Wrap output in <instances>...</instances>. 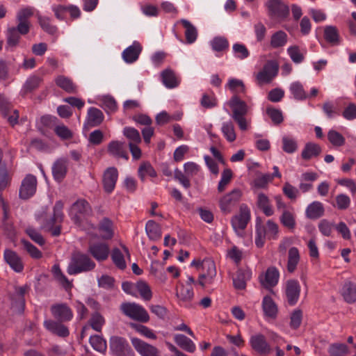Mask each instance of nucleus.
Segmentation results:
<instances>
[{
  "label": "nucleus",
  "instance_id": "obj_1",
  "mask_svg": "<svg viewBox=\"0 0 356 356\" xmlns=\"http://www.w3.org/2000/svg\"><path fill=\"white\" fill-rule=\"evenodd\" d=\"M33 15V8L26 7L17 11L16 14L17 25L9 26L6 31V49L16 47L21 39V35H25L30 31L31 23L30 18Z\"/></svg>",
  "mask_w": 356,
  "mask_h": 356
},
{
  "label": "nucleus",
  "instance_id": "obj_2",
  "mask_svg": "<svg viewBox=\"0 0 356 356\" xmlns=\"http://www.w3.org/2000/svg\"><path fill=\"white\" fill-rule=\"evenodd\" d=\"M279 227L277 223L268 220L264 224L260 218H257L255 224V244L258 248H261L265 243V239H276Z\"/></svg>",
  "mask_w": 356,
  "mask_h": 356
},
{
  "label": "nucleus",
  "instance_id": "obj_3",
  "mask_svg": "<svg viewBox=\"0 0 356 356\" xmlns=\"http://www.w3.org/2000/svg\"><path fill=\"white\" fill-rule=\"evenodd\" d=\"M229 104L232 111V118L236 122L239 129L243 131L248 130L250 121L245 118L248 112L247 104L241 100L237 95H234L230 99Z\"/></svg>",
  "mask_w": 356,
  "mask_h": 356
},
{
  "label": "nucleus",
  "instance_id": "obj_4",
  "mask_svg": "<svg viewBox=\"0 0 356 356\" xmlns=\"http://www.w3.org/2000/svg\"><path fill=\"white\" fill-rule=\"evenodd\" d=\"M96 266L95 261L86 254L78 252L73 254L67 272L71 275L92 270Z\"/></svg>",
  "mask_w": 356,
  "mask_h": 356
},
{
  "label": "nucleus",
  "instance_id": "obj_5",
  "mask_svg": "<svg viewBox=\"0 0 356 356\" xmlns=\"http://www.w3.org/2000/svg\"><path fill=\"white\" fill-rule=\"evenodd\" d=\"M63 203L62 201H57L54 206L53 216L45 220L43 227L51 233L54 236H58L60 234L61 228L60 224L63 220Z\"/></svg>",
  "mask_w": 356,
  "mask_h": 356
},
{
  "label": "nucleus",
  "instance_id": "obj_6",
  "mask_svg": "<svg viewBox=\"0 0 356 356\" xmlns=\"http://www.w3.org/2000/svg\"><path fill=\"white\" fill-rule=\"evenodd\" d=\"M121 312L127 316L140 323H147L149 316L146 309L135 302H123L120 305Z\"/></svg>",
  "mask_w": 356,
  "mask_h": 356
},
{
  "label": "nucleus",
  "instance_id": "obj_7",
  "mask_svg": "<svg viewBox=\"0 0 356 356\" xmlns=\"http://www.w3.org/2000/svg\"><path fill=\"white\" fill-rule=\"evenodd\" d=\"M90 213L91 207L89 203L85 200L80 199L71 207L70 216L76 225L81 226Z\"/></svg>",
  "mask_w": 356,
  "mask_h": 356
},
{
  "label": "nucleus",
  "instance_id": "obj_8",
  "mask_svg": "<svg viewBox=\"0 0 356 356\" xmlns=\"http://www.w3.org/2000/svg\"><path fill=\"white\" fill-rule=\"evenodd\" d=\"M109 348L115 356H136L128 341L122 337L112 336L109 339Z\"/></svg>",
  "mask_w": 356,
  "mask_h": 356
},
{
  "label": "nucleus",
  "instance_id": "obj_9",
  "mask_svg": "<svg viewBox=\"0 0 356 356\" xmlns=\"http://www.w3.org/2000/svg\"><path fill=\"white\" fill-rule=\"evenodd\" d=\"M250 210L245 204L240 207L239 213L232 217L231 223L238 235L242 236L248 223L250 220Z\"/></svg>",
  "mask_w": 356,
  "mask_h": 356
},
{
  "label": "nucleus",
  "instance_id": "obj_10",
  "mask_svg": "<svg viewBox=\"0 0 356 356\" xmlns=\"http://www.w3.org/2000/svg\"><path fill=\"white\" fill-rule=\"evenodd\" d=\"M271 17L285 21L289 16V8L281 0H268L266 3Z\"/></svg>",
  "mask_w": 356,
  "mask_h": 356
},
{
  "label": "nucleus",
  "instance_id": "obj_11",
  "mask_svg": "<svg viewBox=\"0 0 356 356\" xmlns=\"http://www.w3.org/2000/svg\"><path fill=\"white\" fill-rule=\"evenodd\" d=\"M241 195V191L236 188L222 196L219 201L221 211L225 214L231 213L239 202Z\"/></svg>",
  "mask_w": 356,
  "mask_h": 356
},
{
  "label": "nucleus",
  "instance_id": "obj_12",
  "mask_svg": "<svg viewBox=\"0 0 356 356\" xmlns=\"http://www.w3.org/2000/svg\"><path fill=\"white\" fill-rule=\"evenodd\" d=\"M3 260L15 273H20L24 270V264L22 257L15 251L6 248L3 251Z\"/></svg>",
  "mask_w": 356,
  "mask_h": 356
},
{
  "label": "nucleus",
  "instance_id": "obj_13",
  "mask_svg": "<svg viewBox=\"0 0 356 356\" xmlns=\"http://www.w3.org/2000/svg\"><path fill=\"white\" fill-rule=\"evenodd\" d=\"M37 183L35 176L33 175H26L22 180L19 188V197L22 200H28L33 196L36 192Z\"/></svg>",
  "mask_w": 356,
  "mask_h": 356
},
{
  "label": "nucleus",
  "instance_id": "obj_14",
  "mask_svg": "<svg viewBox=\"0 0 356 356\" xmlns=\"http://www.w3.org/2000/svg\"><path fill=\"white\" fill-rule=\"evenodd\" d=\"M202 269V273L199 275L198 284L204 287L206 284H211L216 275L215 263L210 260H204Z\"/></svg>",
  "mask_w": 356,
  "mask_h": 356
},
{
  "label": "nucleus",
  "instance_id": "obj_15",
  "mask_svg": "<svg viewBox=\"0 0 356 356\" xmlns=\"http://www.w3.org/2000/svg\"><path fill=\"white\" fill-rule=\"evenodd\" d=\"M132 346L141 356H160V352L155 346L136 337L131 339Z\"/></svg>",
  "mask_w": 356,
  "mask_h": 356
},
{
  "label": "nucleus",
  "instance_id": "obj_16",
  "mask_svg": "<svg viewBox=\"0 0 356 356\" xmlns=\"http://www.w3.org/2000/svg\"><path fill=\"white\" fill-rule=\"evenodd\" d=\"M88 251L94 259L97 261L101 262L108 259L110 249L106 243L96 242L89 244Z\"/></svg>",
  "mask_w": 356,
  "mask_h": 356
},
{
  "label": "nucleus",
  "instance_id": "obj_17",
  "mask_svg": "<svg viewBox=\"0 0 356 356\" xmlns=\"http://www.w3.org/2000/svg\"><path fill=\"white\" fill-rule=\"evenodd\" d=\"M300 285L298 280H289L286 282L285 286V295L287 302L289 305H295L300 297Z\"/></svg>",
  "mask_w": 356,
  "mask_h": 356
},
{
  "label": "nucleus",
  "instance_id": "obj_18",
  "mask_svg": "<svg viewBox=\"0 0 356 356\" xmlns=\"http://www.w3.org/2000/svg\"><path fill=\"white\" fill-rule=\"evenodd\" d=\"M69 161L66 158L56 159L52 165V175L55 181L60 183L66 177L68 170Z\"/></svg>",
  "mask_w": 356,
  "mask_h": 356
},
{
  "label": "nucleus",
  "instance_id": "obj_19",
  "mask_svg": "<svg viewBox=\"0 0 356 356\" xmlns=\"http://www.w3.org/2000/svg\"><path fill=\"white\" fill-rule=\"evenodd\" d=\"M280 278V272L275 267H269L265 274L260 275V282L266 289H271L276 286Z\"/></svg>",
  "mask_w": 356,
  "mask_h": 356
},
{
  "label": "nucleus",
  "instance_id": "obj_20",
  "mask_svg": "<svg viewBox=\"0 0 356 356\" xmlns=\"http://www.w3.org/2000/svg\"><path fill=\"white\" fill-rule=\"evenodd\" d=\"M252 348L261 355H267L270 351V346L266 337L261 334L252 335L250 339Z\"/></svg>",
  "mask_w": 356,
  "mask_h": 356
},
{
  "label": "nucleus",
  "instance_id": "obj_21",
  "mask_svg": "<svg viewBox=\"0 0 356 356\" xmlns=\"http://www.w3.org/2000/svg\"><path fill=\"white\" fill-rule=\"evenodd\" d=\"M118 177L117 168L110 167L107 168L103 175L104 189L107 193H111L115 187Z\"/></svg>",
  "mask_w": 356,
  "mask_h": 356
},
{
  "label": "nucleus",
  "instance_id": "obj_22",
  "mask_svg": "<svg viewBox=\"0 0 356 356\" xmlns=\"http://www.w3.org/2000/svg\"><path fill=\"white\" fill-rule=\"evenodd\" d=\"M51 312L60 322L69 321L73 317V313L71 309L64 303L56 304L51 306Z\"/></svg>",
  "mask_w": 356,
  "mask_h": 356
},
{
  "label": "nucleus",
  "instance_id": "obj_23",
  "mask_svg": "<svg viewBox=\"0 0 356 356\" xmlns=\"http://www.w3.org/2000/svg\"><path fill=\"white\" fill-rule=\"evenodd\" d=\"M252 277V271L249 268H239L233 276V284L235 289L243 290L246 287V283Z\"/></svg>",
  "mask_w": 356,
  "mask_h": 356
},
{
  "label": "nucleus",
  "instance_id": "obj_24",
  "mask_svg": "<svg viewBox=\"0 0 356 356\" xmlns=\"http://www.w3.org/2000/svg\"><path fill=\"white\" fill-rule=\"evenodd\" d=\"M176 296L181 305L187 306L194 297L193 287L187 286L182 283H179L177 287Z\"/></svg>",
  "mask_w": 356,
  "mask_h": 356
},
{
  "label": "nucleus",
  "instance_id": "obj_25",
  "mask_svg": "<svg viewBox=\"0 0 356 356\" xmlns=\"http://www.w3.org/2000/svg\"><path fill=\"white\" fill-rule=\"evenodd\" d=\"M143 48L138 41H134L131 45L127 47L122 53L123 60L127 63H132L136 61Z\"/></svg>",
  "mask_w": 356,
  "mask_h": 356
},
{
  "label": "nucleus",
  "instance_id": "obj_26",
  "mask_svg": "<svg viewBox=\"0 0 356 356\" xmlns=\"http://www.w3.org/2000/svg\"><path fill=\"white\" fill-rule=\"evenodd\" d=\"M107 151L109 154L115 158H122L128 160L129 156L124 142L113 140L108 145Z\"/></svg>",
  "mask_w": 356,
  "mask_h": 356
},
{
  "label": "nucleus",
  "instance_id": "obj_27",
  "mask_svg": "<svg viewBox=\"0 0 356 356\" xmlns=\"http://www.w3.org/2000/svg\"><path fill=\"white\" fill-rule=\"evenodd\" d=\"M325 208L322 202L314 201L305 209V216L310 220H316L324 215Z\"/></svg>",
  "mask_w": 356,
  "mask_h": 356
},
{
  "label": "nucleus",
  "instance_id": "obj_28",
  "mask_svg": "<svg viewBox=\"0 0 356 356\" xmlns=\"http://www.w3.org/2000/svg\"><path fill=\"white\" fill-rule=\"evenodd\" d=\"M177 23L181 24L185 29L184 35L186 44H193L198 35L197 28L188 20L185 19H180Z\"/></svg>",
  "mask_w": 356,
  "mask_h": 356
},
{
  "label": "nucleus",
  "instance_id": "obj_29",
  "mask_svg": "<svg viewBox=\"0 0 356 356\" xmlns=\"http://www.w3.org/2000/svg\"><path fill=\"white\" fill-rule=\"evenodd\" d=\"M44 327L51 333L61 337H67L70 334L69 330L66 326L60 323L52 320H46L44 321Z\"/></svg>",
  "mask_w": 356,
  "mask_h": 356
},
{
  "label": "nucleus",
  "instance_id": "obj_30",
  "mask_svg": "<svg viewBox=\"0 0 356 356\" xmlns=\"http://www.w3.org/2000/svg\"><path fill=\"white\" fill-rule=\"evenodd\" d=\"M98 230L102 239H111L114 235L113 222L108 218H104L99 222Z\"/></svg>",
  "mask_w": 356,
  "mask_h": 356
},
{
  "label": "nucleus",
  "instance_id": "obj_31",
  "mask_svg": "<svg viewBox=\"0 0 356 356\" xmlns=\"http://www.w3.org/2000/svg\"><path fill=\"white\" fill-rule=\"evenodd\" d=\"M257 207L266 216H271L274 214V209L270 204L268 197L263 193H259L257 197Z\"/></svg>",
  "mask_w": 356,
  "mask_h": 356
},
{
  "label": "nucleus",
  "instance_id": "obj_32",
  "mask_svg": "<svg viewBox=\"0 0 356 356\" xmlns=\"http://www.w3.org/2000/svg\"><path fill=\"white\" fill-rule=\"evenodd\" d=\"M341 294L346 302L348 303L355 302L356 301V284L350 281L345 282Z\"/></svg>",
  "mask_w": 356,
  "mask_h": 356
},
{
  "label": "nucleus",
  "instance_id": "obj_33",
  "mask_svg": "<svg viewBox=\"0 0 356 356\" xmlns=\"http://www.w3.org/2000/svg\"><path fill=\"white\" fill-rule=\"evenodd\" d=\"M322 152L321 146L316 143H307L302 151L301 156L304 160L308 161L312 157L318 156Z\"/></svg>",
  "mask_w": 356,
  "mask_h": 356
},
{
  "label": "nucleus",
  "instance_id": "obj_34",
  "mask_svg": "<svg viewBox=\"0 0 356 356\" xmlns=\"http://www.w3.org/2000/svg\"><path fill=\"white\" fill-rule=\"evenodd\" d=\"M56 86L68 93H75L76 92V86L72 80L65 76L59 75L55 79Z\"/></svg>",
  "mask_w": 356,
  "mask_h": 356
},
{
  "label": "nucleus",
  "instance_id": "obj_35",
  "mask_svg": "<svg viewBox=\"0 0 356 356\" xmlns=\"http://www.w3.org/2000/svg\"><path fill=\"white\" fill-rule=\"evenodd\" d=\"M104 120V114L101 110L90 107L88 111L87 121L90 127L99 126Z\"/></svg>",
  "mask_w": 356,
  "mask_h": 356
},
{
  "label": "nucleus",
  "instance_id": "obj_36",
  "mask_svg": "<svg viewBox=\"0 0 356 356\" xmlns=\"http://www.w3.org/2000/svg\"><path fill=\"white\" fill-rule=\"evenodd\" d=\"M51 273L54 279L60 284L65 290L72 288V284L67 277L62 273L58 264H54L51 268Z\"/></svg>",
  "mask_w": 356,
  "mask_h": 356
},
{
  "label": "nucleus",
  "instance_id": "obj_37",
  "mask_svg": "<svg viewBox=\"0 0 356 356\" xmlns=\"http://www.w3.org/2000/svg\"><path fill=\"white\" fill-rule=\"evenodd\" d=\"M161 76L162 83L168 88H176L179 84V81L171 70L167 69L163 70Z\"/></svg>",
  "mask_w": 356,
  "mask_h": 356
},
{
  "label": "nucleus",
  "instance_id": "obj_38",
  "mask_svg": "<svg viewBox=\"0 0 356 356\" xmlns=\"http://www.w3.org/2000/svg\"><path fill=\"white\" fill-rule=\"evenodd\" d=\"M145 232L150 240L156 241L161 237V227L153 220H149L146 222Z\"/></svg>",
  "mask_w": 356,
  "mask_h": 356
},
{
  "label": "nucleus",
  "instance_id": "obj_39",
  "mask_svg": "<svg viewBox=\"0 0 356 356\" xmlns=\"http://www.w3.org/2000/svg\"><path fill=\"white\" fill-rule=\"evenodd\" d=\"M289 91L293 98L297 101H304L308 98L302 84L300 81H294L291 83Z\"/></svg>",
  "mask_w": 356,
  "mask_h": 356
},
{
  "label": "nucleus",
  "instance_id": "obj_40",
  "mask_svg": "<svg viewBox=\"0 0 356 356\" xmlns=\"http://www.w3.org/2000/svg\"><path fill=\"white\" fill-rule=\"evenodd\" d=\"M175 341L178 346L187 352L193 353L196 349L195 344L193 341L184 334H176L175 336Z\"/></svg>",
  "mask_w": 356,
  "mask_h": 356
},
{
  "label": "nucleus",
  "instance_id": "obj_41",
  "mask_svg": "<svg viewBox=\"0 0 356 356\" xmlns=\"http://www.w3.org/2000/svg\"><path fill=\"white\" fill-rule=\"evenodd\" d=\"M325 40L332 45L339 44V33L338 29L334 26H326L324 29Z\"/></svg>",
  "mask_w": 356,
  "mask_h": 356
},
{
  "label": "nucleus",
  "instance_id": "obj_42",
  "mask_svg": "<svg viewBox=\"0 0 356 356\" xmlns=\"http://www.w3.org/2000/svg\"><path fill=\"white\" fill-rule=\"evenodd\" d=\"M263 310L266 316L270 318H275L277 313V308L270 296H265L262 301Z\"/></svg>",
  "mask_w": 356,
  "mask_h": 356
},
{
  "label": "nucleus",
  "instance_id": "obj_43",
  "mask_svg": "<svg viewBox=\"0 0 356 356\" xmlns=\"http://www.w3.org/2000/svg\"><path fill=\"white\" fill-rule=\"evenodd\" d=\"M287 34L283 31H278L272 35L270 46L274 49L282 47L287 43Z\"/></svg>",
  "mask_w": 356,
  "mask_h": 356
},
{
  "label": "nucleus",
  "instance_id": "obj_44",
  "mask_svg": "<svg viewBox=\"0 0 356 356\" xmlns=\"http://www.w3.org/2000/svg\"><path fill=\"white\" fill-rule=\"evenodd\" d=\"M300 261L299 251L297 248H291L289 250L287 270L289 273H293L296 269L297 265Z\"/></svg>",
  "mask_w": 356,
  "mask_h": 356
},
{
  "label": "nucleus",
  "instance_id": "obj_45",
  "mask_svg": "<svg viewBox=\"0 0 356 356\" xmlns=\"http://www.w3.org/2000/svg\"><path fill=\"white\" fill-rule=\"evenodd\" d=\"M327 137L328 141L335 147H340L345 145V138L334 129H330L327 132Z\"/></svg>",
  "mask_w": 356,
  "mask_h": 356
},
{
  "label": "nucleus",
  "instance_id": "obj_46",
  "mask_svg": "<svg viewBox=\"0 0 356 356\" xmlns=\"http://www.w3.org/2000/svg\"><path fill=\"white\" fill-rule=\"evenodd\" d=\"M123 134L129 140V144L140 143L141 142V137L139 131L134 127H124L123 129Z\"/></svg>",
  "mask_w": 356,
  "mask_h": 356
},
{
  "label": "nucleus",
  "instance_id": "obj_47",
  "mask_svg": "<svg viewBox=\"0 0 356 356\" xmlns=\"http://www.w3.org/2000/svg\"><path fill=\"white\" fill-rule=\"evenodd\" d=\"M90 344L97 351L104 353L106 351L107 344L106 340L99 335L91 336L89 339Z\"/></svg>",
  "mask_w": 356,
  "mask_h": 356
},
{
  "label": "nucleus",
  "instance_id": "obj_48",
  "mask_svg": "<svg viewBox=\"0 0 356 356\" xmlns=\"http://www.w3.org/2000/svg\"><path fill=\"white\" fill-rule=\"evenodd\" d=\"M282 225L289 229H293L296 227V219L293 213L284 209L280 218Z\"/></svg>",
  "mask_w": 356,
  "mask_h": 356
},
{
  "label": "nucleus",
  "instance_id": "obj_49",
  "mask_svg": "<svg viewBox=\"0 0 356 356\" xmlns=\"http://www.w3.org/2000/svg\"><path fill=\"white\" fill-rule=\"evenodd\" d=\"M111 259L113 264L120 270H124L127 267V264L124 260V257L120 249L115 248H113L111 252Z\"/></svg>",
  "mask_w": 356,
  "mask_h": 356
},
{
  "label": "nucleus",
  "instance_id": "obj_50",
  "mask_svg": "<svg viewBox=\"0 0 356 356\" xmlns=\"http://www.w3.org/2000/svg\"><path fill=\"white\" fill-rule=\"evenodd\" d=\"M38 23L40 27L47 33L54 35L57 31V27L51 24V19L48 17L40 15H37Z\"/></svg>",
  "mask_w": 356,
  "mask_h": 356
},
{
  "label": "nucleus",
  "instance_id": "obj_51",
  "mask_svg": "<svg viewBox=\"0 0 356 356\" xmlns=\"http://www.w3.org/2000/svg\"><path fill=\"white\" fill-rule=\"evenodd\" d=\"M287 53L291 59L296 64H300L305 59L304 53L300 50V47L296 45L291 46L287 49Z\"/></svg>",
  "mask_w": 356,
  "mask_h": 356
},
{
  "label": "nucleus",
  "instance_id": "obj_52",
  "mask_svg": "<svg viewBox=\"0 0 356 356\" xmlns=\"http://www.w3.org/2000/svg\"><path fill=\"white\" fill-rule=\"evenodd\" d=\"M138 172V176L142 181H144L146 176H149L151 177H155L156 176L155 170L152 165L147 162L143 163L140 165Z\"/></svg>",
  "mask_w": 356,
  "mask_h": 356
},
{
  "label": "nucleus",
  "instance_id": "obj_53",
  "mask_svg": "<svg viewBox=\"0 0 356 356\" xmlns=\"http://www.w3.org/2000/svg\"><path fill=\"white\" fill-rule=\"evenodd\" d=\"M266 113L275 125L281 124L284 120L282 111L272 106H267Z\"/></svg>",
  "mask_w": 356,
  "mask_h": 356
},
{
  "label": "nucleus",
  "instance_id": "obj_54",
  "mask_svg": "<svg viewBox=\"0 0 356 356\" xmlns=\"http://www.w3.org/2000/svg\"><path fill=\"white\" fill-rule=\"evenodd\" d=\"M221 131L223 136L229 142H233L236 140V133L234 124L232 122H225L222 123Z\"/></svg>",
  "mask_w": 356,
  "mask_h": 356
},
{
  "label": "nucleus",
  "instance_id": "obj_55",
  "mask_svg": "<svg viewBox=\"0 0 356 356\" xmlns=\"http://www.w3.org/2000/svg\"><path fill=\"white\" fill-rule=\"evenodd\" d=\"M23 248L30 255V257L35 259H39L42 257V253L35 245L26 240H22Z\"/></svg>",
  "mask_w": 356,
  "mask_h": 356
},
{
  "label": "nucleus",
  "instance_id": "obj_56",
  "mask_svg": "<svg viewBox=\"0 0 356 356\" xmlns=\"http://www.w3.org/2000/svg\"><path fill=\"white\" fill-rule=\"evenodd\" d=\"M322 109L327 118L332 119L340 115L339 110L332 102L327 101L323 103Z\"/></svg>",
  "mask_w": 356,
  "mask_h": 356
},
{
  "label": "nucleus",
  "instance_id": "obj_57",
  "mask_svg": "<svg viewBox=\"0 0 356 356\" xmlns=\"http://www.w3.org/2000/svg\"><path fill=\"white\" fill-rule=\"evenodd\" d=\"M211 45L213 51H222L228 49L229 42L225 38L218 36L211 41Z\"/></svg>",
  "mask_w": 356,
  "mask_h": 356
},
{
  "label": "nucleus",
  "instance_id": "obj_58",
  "mask_svg": "<svg viewBox=\"0 0 356 356\" xmlns=\"http://www.w3.org/2000/svg\"><path fill=\"white\" fill-rule=\"evenodd\" d=\"M139 293L145 300H149L152 298V291L148 284L143 281L136 282V293Z\"/></svg>",
  "mask_w": 356,
  "mask_h": 356
},
{
  "label": "nucleus",
  "instance_id": "obj_59",
  "mask_svg": "<svg viewBox=\"0 0 356 356\" xmlns=\"http://www.w3.org/2000/svg\"><path fill=\"white\" fill-rule=\"evenodd\" d=\"M104 323L105 319L99 312H95L92 314L90 319V325L93 330L97 332H101Z\"/></svg>",
  "mask_w": 356,
  "mask_h": 356
},
{
  "label": "nucleus",
  "instance_id": "obj_60",
  "mask_svg": "<svg viewBox=\"0 0 356 356\" xmlns=\"http://www.w3.org/2000/svg\"><path fill=\"white\" fill-rule=\"evenodd\" d=\"M349 353V348L345 343H333L330 346V356H345Z\"/></svg>",
  "mask_w": 356,
  "mask_h": 356
},
{
  "label": "nucleus",
  "instance_id": "obj_61",
  "mask_svg": "<svg viewBox=\"0 0 356 356\" xmlns=\"http://www.w3.org/2000/svg\"><path fill=\"white\" fill-rule=\"evenodd\" d=\"M233 174L232 171L229 168L225 169L222 174H221V178L218 183V192L221 193L225 191L227 185L232 180Z\"/></svg>",
  "mask_w": 356,
  "mask_h": 356
},
{
  "label": "nucleus",
  "instance_id": "obj_62",
  "mask_svg": "<svg viewBox=\"0 0 356 356\" xmlns=\"http://www.w3.org/2000/svg\"><path fill=\"white\" fill-rule=\"evenodd\" d=\"M227 87L234 93H245V88L243 82L235 78H231L227 83Z\"/></svg>",
  "mask_w": 356,
  "mask_h": 356
},
{
  "label": "nucleus",
  "instance_id": "obj_63",
  "mask_svg": "<svg viewBox=\"0 0 356 356\" xmlns=\"http://www.w3.org/2000/svg\"><path fill=\"white\" fill-rule=\"evenodd\" d=\"M234 56L240 60H243L250 56V51L245 44L235 43L232 47Z\"/></svg>",
  "mask_w": 356,
  "mask_h": 356
},
{
  "label": "nucleus",
  "instance_id": "obj_64",
  "mask_svg": "<svg viewBox=\"0 0 356 356\" xmlns=\"http://www.w3.org/2000/svg\"><path fill=\"white\" fill-rule=\"evenodd\" d=\"M282 149L288 154L294 153L298 149L296 140L291 137L284 136L282 138Z\"/></svg>",
  "mask_w": 356,
  "mask_h": 356
}]
</instances>
